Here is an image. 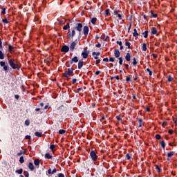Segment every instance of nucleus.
Here are the masks:
<instances>
[{
    "label": "nucleus",
    "mask_w": 177,
    "mask_h": 177,
    "mask_svg": "<svg viewBox=\"0 0 177 177\" xmlns=\"http://www.w3.org/2000/svg\"><path fill=\"white\" fill-rule=\"evenodd\" d=\"M92 56H94V59L97 60V59H99V56H100V52H93Z\"/></svg>",
    "instance_id": "18"
},
{
    "label": "nucleus",
    "mask_w": 177,
    "mask_h": 177,
    "mask_svg": "<svg viewBox=\"0 0 177 177\" xmlns=\"http://www.w3.org/2000/svg\"><path fill=\"white\" fill-rule=\"evenodd\" d=\"M75 46H77V40L72 41L70 44L69 49L71 52H74L75 50Z\"/></svg>",
    "instance_id": "7"
},
{
    "label": "nucleus",
    "mask_w": 177,
    "mask_h": 177,
    "mask_svg": "<svg viewBox=\"0 0 177 177\" xmlns=\"http://www.w3.org/2000/svg\"><path fill=\"white\" fill-rule=\"evenodd\" d=\"M142 35L144 38H147L149 37V30H145L144 32H142Z\"/></svg>",
    "instance_id": "32"
},
{
    "label": "nucleus",
    "mask_w": 177,
    "mask_h": 177,
    "mask_svg": "<svg viewBox=\"0 0 177 177\" xmlns=\"http://www.w3.org/2000/svg\"><path fill=\"white\" fill-rule=\"evenodd\" d=\"M35 136H37V138H42V132H39V131H36L35 133Z\"/></svg>",
    "instance_id": "31"
},
{
    "label": "nucleus",
    "mask_w": 177,
    "mask_h": 177,
    "mask_svg": "<svg viewBox=\"0 0 177 177\" xmlns=\"http://www.w3.org/2000/svg\"><path fill=\"white\" fill-rule=\"evenodd\" d=\"M100 64V59H97L95 61V64L96 66H98Z\"/></svg>",
    "instance_id": "56"
},
{
    "label": "nucleus",
    "mask_w": 177,
    "mask_h": 177,
    "mask_svg": "<svg viewBox=\"0 0 177 177\" xmlns=\"http://www.w3.org/2000/svg\"><path fill=\"white\" fill-rule=\"evenodd\" d=\"M20 164H23V162H24V156H21L19 158V160Z\"/></svg>",
    "instance_id": "46"
},
{
    "label": "nucleus",
    "mask_w": 177,
    "mask_h": 177,
    "mask_svg": "<svg viewBox=\"0 0 177 177\" xmlns=\"http://www.w3.org/2000/svg\"><path fill=\"white\" fill-rule=\"evenodd\" d=\"M104 15H105V16H109V15H110V9H106L105 10Z\"/></svg>",
    "instance_id": "47"
},
{
    "label": "nucleus",
    "mask_w": 177,
    "mask_h": 177,
    "mask_svg": "<svg viewBox=\"0 0 177 177\" xmlns=\"http://www.w3.org/2000/svg\"><path fill=\"white\" fill-rule=\"evenodd\" d=\"M28 168L30 171H34V169H35V167H34V164H32V162H31L28 163Z\"/></svg>",
    "instance_id": "22"
},
{
    "label": "nucleus",
    "mask_w": 177,
    "mask_h": 177,
    "mask_svg": "<svg viewBox=\"0 0 177 177\" xmlns=\"http://www.w3.org/2000/svg\"><path fill=\"white\" fill-rule=\"evenodd\" d=\"M155 138H156V139H157V140H160V139H161V135H160V134H156V135L155 136Z\"/></svg>",
    "instance_id": "48"
},
{
    "label": "nucleus",
    "mask_w": 177,
    "mask_h": 177,
    "mask_svg": "<svg viewBox=\"0 0 177 177\" xmlns=\"http://www.w3.org/2000/svg\"><path fill=\"white\" fill-rule=\"evenodd\" d=\"M15 51V46H13L9 44V45H8V52H9L10 53H14Z\"/></svg>",
    "instance_id": "19"
},
{
    "label": "nucleus",
    "mask_w": 177,
    "mask_h": 177,
    "mask_svg": "<svg viewBox=\"0 0 177 177\" xmlns=\"http://www.w3.org/2000/svg\"><path fill=\"white\" fill-rule=\"evenodd\" d=\"M118 59H119V64L120 66H122V62H123L122 57H120L118 58Z\"/></svg>",
    "instance_id": "51"
},
{
    "label": "nucleus",
    "mask_w": 177,
    "mask_h": 177,
    "mask_svg": "<svg viewBox=\"0 0 177 177\" xmlns=\"http://www.w3.org/2000/svg\"><path fill=\"white\" fill-rule=\"evenodd\" d=\"M158 17V15L154 13V11L153 10H151V15H150V17L151 19H156V17Z\"/></svg>",
    "instance_id": "23"
},
{
    "label": "nucleus",
    "mask_w": 177,
    "mask_h": 177,
    "mask_svg": "<svg viewBox=\"0 0 177 177\" xmlns=\"http://www.w3.org/2000/svg\"><path fill=\"white\" fill-rule=\"evenodd\" d=\"M58 24L59 26H63L64 24H66V19H57Z\"/></svg>",
    "instance_id": "20"
},
{
    "label": "nucleus",
    "mask_w": 177,
    "mask_h": 177,
    "mask_svg": "<svg viewBox=\"0 0 177 177\" xmlns=\"http://www.w3.org/2000/svg\"><path fill=\"white\" fill-rule=\"evenodd\" d=\"M113 13L115 16L118 17V20H122V15H121L122 13L121 10H118L117 8H115L113 10Z\"/></svg>",
    "instance_id": "6"
},
{
    "label": "nucleus",
    "mask_w": 177,
    "mask_h": 177,
    "mask_svg": "<svg viewBox=\"0 0 177 177\" xmlns=\"http://www.w3.org/2000/svg\"><path fill=\"white\" fill-rule=\"evenodd\" d=\"M48 175H53L52 169L49 168V169H48Z\"/></svg>",
    "instance_id": "58"
},
{
    "label": "nucleus",
    "mask_w": 177,
    "mask_h": 177,
    "mask_svg": "<svg viewBox=\"0 0 177 177\" xmlns=\"http://www.w3.org/2000/svg\"><path fill=\"white\" fill-rule=\"evenodd\" d=\"M109 62H111L112 63H114V62H115V57H110L109 58Z\"/></svg>",
    "instance_id": "52"
},
{
    "label": "nucleus",
    "mask_w": 177,
    "mask_h": 177,
    "mask_svg": "<svg viewBox=\"0 0 177 177\" xmlns=\"http://www.w3.org/2000/svg\"><path fill=\"white\" fill-rule=\"evenodd\" d=\"M3 59H5V54L0 50V60H3Z\"/></svg>",
    "instance_id": "33"
},
{
    "label": "nucleus",
    "mask_w": 177,
    "mask_h": 177,
    "mask_svg": "<svg viewBox=\"0 0 177 177\" xmlns=\"http://www.w3.org/2000/svg\"><path fill=\"white\" fill-rule=\"evenodd\" d=\"M126 81H127V82H129L132 81V76H131V75H129V76H127V77H126Z\"/></svg>",
    "instance_id": "38"
},
{
    "label": "nucleus",
    "mask_w": 177,
    "mask_h": 177,
    "mask_svg": "<svg viewBox=\"0 0 177 177\" xmlns=\"http://www.w3.org/2000/svg\"><path fill=\"white\" fill-rule=\"evenodd\" d=\"M168 133H169V135H174V130H172V129H169V130H168Z\"/></svg>",
    "instance_id": "57"
},
{
    "label": "nucleus",
    "mask_w": 177,
    "mask_h": 177,
    "mask_svg": "<svg viewBox=\"0 0 177 177\" xmlns=\"http://www.w3.org/2000/svg\"><path fill=\"white\" fill-rule=\"evenodd\" d=\"M0 66H1V67H3L4 71H8V70L9 68V66L8 64H6V62H5L3 61H1Z\"/></svg>",
    "instance_id": "8"
},
{
    "label": "nucleus",
    "mask_w": 177,
    "mask_h": 177,
    "mask_svg": "<svg viewBox=\"0 0 177 177\" xmlns=\"http://www.w3.org/2000/svg\"><path fill=\"white\" fill-rule=\"evenodd\" d=\"M160 146L163 150H165V141L162 140L160 141Z\"/></svg>",
    "instance_id": "36"
},
{
    "label": "nucleus",
    "mask_w": 177,
    "mask_h": 177,
    "mask_svg": "<svg viewBox=\"0 0 177 177\" xmlns=\"http://www.w3.org/2000/svg\"><path fill=\"white\" fill-rule=\"evenodd\" d=\"M155 167H156V169L157 172H158V174H160L161 172V167H160V166L157 165H156Z\"/></svg>",
    "instance_id": "37"
},
{
    "label": "nucleus",
    "mask_w": 177,
    "mask_h": 177,
    "mask_svg": "<svg viewBox=\"0 0 177 177\" xmlns=\"http://www.w3.org/2000/svg\"><path fill=\"white\" fill-rule=\"evenodd\" d=\"M34 164H35L36 168H39V164H41V160H39V158L35 159Z\"/></svg>",
    "instance_id": "16"
},
{
    "label": "nucleus",
    "mask_w": 177,
    "mask_h": 177,
    "mask_svg": "<svg viewBox=\"0 0 177 177\" xmlns=\"http://www.w3.org/2000/svg\"><path fill=\"white\" fill-rule=\"evenodd\" d=\"M121 55V53H120V50L115 49L114 50V56L116 57V59L120 58V56Z\"/></svg>",
    "instance_id": "17"
},
{
    "label": "nucleus",
    "mask_w": 177,
    "mask_h": 177,
    "mask_svg": "<svg viewBox=\"0 0 177 177\" xmlns=\"http://www.w3.org/2000/svg\"><path fill=\"white\" fill-rule=\"evenodd\" d=\"M82 56L83 59H88V56H89V51L84 49L82 52Z\"/></svg>",
    "instance_id": "9"
},
{
    "label": "nucleus",
    "mask_w": 177,
    "mask_h": 177,
    "mask_svg": "<svg viewBox=\"0 0 177 177\" xmlns=\"http://www.w3.org/2000/svg\"><path fill=\"white\" fill-rule=\"evenodd\" d=\"M77 62H78L77 68L78 70H81V68H82V67L84 66V59H80Z\"/></svg>",
    "instance_id": "15"
},
{
    "label": "nucleus",
    "mask_w": 177,
    "mask_h": 177,
    "mask_svg": "<svg viewBox=\"0 0 177 177\" xmlns=\"http://www.w3.org/2000/svg\"><path fill=\"white\" fill-rule=\"evenodd\" d=\"M173 121L174 124H177V119L173 117Z\"/></svg>",
    "instance_id": "64"
},
{
    "label": "nucleus",
    "mask_w": 177,
    "mask_h": 177,
    "mask_svg": "<svg viewBox=\"0 0 177 177\" xmlns=\"http://www.w3.org/2000/svg\"><path fill=\"white\" fill-rule=\"evenodd\" d=\"M70 50V47L68 46L64 45L62 46L61 48V52H64V53H67Z\"/></svg>",
    "instance_id": "11"
},
{
    "label": "nucleus",
    "mask_w": 177,
    "mask_h": 177,
    "mask_svg": "<svg viewBox=\"0 0 177 177\" xmlns=\"http://www.w3.org/2000/svg\"><path fill=\"white\" fill-rule=\"evenodd\" d=\"M116 120H118V121H122V119L121 118V115H117L115 117Z\"/></svg>",
    "instance_id": "53"
},
{
    "label": "nucleus",
    "mask_w": 177,
    "mask_h": 177,
    "mask_svg": "<svg viewBox=\"0 0 177 177\" xmlns=\"http://www.w3.org/2000/svg\"><path fill=\"white\" fill-rule=\"evenodd\" d=\"M133 37L135 38H136V37H139V33H138V30H136V28L133 29Z\"/></svg>",
    "instance_id": "27"
},
{
    "label": "nucleus",
    "mask_w": 177,
    "mask_h": 177,
    "mask_svg": "<svg viewBox=\"0 0 177 177\" xmlns=\"http://www.w3.org/2000/svg\"><path fill=\"white\" fill-rule=\"evenodd\" d=\"M25 125H26V127H28V125H30V120H26L25 121Z\"/></svg>",
    "instance_id": "55"
},
{
    "label": "nucleus",
    "mask_w": 177,
    "mask_h": 177,
    "mask_svg": "<svg viewBox=\"0 0 177 177\" xmlns=\"http://www.w3.org/2000/svg\"><path fill=\"white\" fill-rule=\"evenodd\" d=\"M80 61L78 60V57L75 56L73 58L71 59L70 61H67L66 62V67H70L73 63H78Z\"/></svg>",
    "instance_id": "4"
},
{
    "label": "nucleus",
    "mask_w": 177,
    "mask_h": 177,
    "mask_svg": "<svg viewBox=\"0 0 177 177\" xmlns=\"http://www.w3.org/2000/svg\"><path fill=\"white\" fill-rule=\"evenodd\" d=\"M50 109V107H49L48 105H46V106H44V110H46V111H48V110H49Z\"/></svg>",
    "instance_id": "59"
},
{
    "label": "nucleus",
    "mask_w": 177,
    "mask_h": 177,
    "mask_svg": "<svg viewBox=\"0 0 177 177\" xmlns=\"http://www.w3.org/2000/svg\"><path fill=\"white\" fill-rule=\"evenodd\" d=\"M173 80H174V77H172V76H171V75H169L167 82H171V81H173Z\"/></svg>",
    "instance_id": "44"
},
{
    "label": "nucleus",
    "mask_w": 177,
    "mask_h": 177,
    "mask_svg": "<svg viewBox=\"0 0 177 177\" xmlns=\"http://www.w3.org/2000/svg\"><path fill=\"white\" fill-rule=\"evenodd\" d=\"M91 24H93V26H96V22L97 21V18L96 17H93L91 20Z\"/></svg>",
    "instance_id": "26"
},
{
    "label": "nucleus",
    "mask_w": 177,
    "mask_h": 177,
    "mask_svg": "<svg viewBox=\"0 0 177 177\" xmlns=\"http://www.w3.org/2000/svg\"><path fill=\"white\" fill-rule=\"evenodd\" d=\"M24 175H25V177H28V176H30V174L28 173V171H24Z\"/></svg>",
    "instance_id": "54"
},
{
    "label": "nucleus",
    "mask_w": 177,
    "mask_h": 177,
    "mask_svg": "<svg viewBox=\"0 0 177 177\" xmlns=\"http://www.w3.org/2000/svg\"><path fill=\"white\" fill-rule=\"evenodd\" d=\"M138 73L135 74V77L133 78V81H138Z\"/></svg>",
    "instance_id": "61"
},
{
    "label": "nucleus",
    "mask_w": 177,
    "mask_h": 177,
    "mask_svg": "<svg viewBox=\"0 0 177 177\" xmlns=\"http://www.w3.org/2000/svg\"><path fill=\"white\" fill-rule=\"evenodd\" d=\"M8 64L12 68V70H20V66L18 64L15 63V59H10L8 61Z\"/></svg>",
    "instance_id": "2"
},
{
    "label": "nucleus",
    "mask_w": 177,
    "mask_h": 177,
    "mask_svg": "<svg viewBox=\"0 0 177 177\" xmlns=\"http://www.w3.org/2000/svg\"><path fill=\"white\" fill-rule=\"evenodd\" d=\"M73 74H74V69L73 68H68L67 71H65L64 73H63V75L64 77H65V78H68L71 77Z\"/></svg>",
    "instance_id": "3"
},
{
    "label": "nucleus",
    "mask_w": 177,
    "mask_h": 177,
    "mask_svg": "<svg viewBox=\"0 0 177 177\" xmlns=\"http://www.w3.org/2000/svg\"><path fill=\"white\" fill-rule=\"evenodd\" d=\"M142 50L144 52H146V50H147V44L146 43H143L142 46Z\"/></svg>",
    "instance_id": "30"
},
{
    "label": "nucleus",
    "mask_w": 177,
    "mask_h": 177,
    "mask_svg": "<svg viewBox=\"0 0 177 177\" xmlns=\"http://www.w3.org/2000/svg\"><path fill=\"white\" fill-rule=\"evenodd\" d=\"M151 56H153V59H157V57H158L157 54H155V53H152Z\"/></svg>",
    "instance_id": "60"
},
{
    "label": "nucleus",
    "mask_w": 177,
    "mask_h": 177,
    "mask_svg": "<svg viewBox=\"0 0 177 177\" xmlns=\"http://www.w3.org/2000/svg\"><path fill=\"white\" fill-rule=\"evenodd\" d=\"M53 158V156H52V155H50V153H46V154H45V158L46 159V160H50V159H52Z\"/></svg>",
    "instance_id": "24"
},
{
    "label": "nucleus",
    "mask_w": 177,
    "mask_h": 177,
    "mask_svg": "<svg viewBox=\"0 0 177 177\" xmlns=\"http://www.w3.org/2000/svg\"><path fill=\"white\" fill-rule=\"evenodd\" d=\"M83 34L84 37H88V34H89V27L88 26L83 27Z\"/></svg>",
    "instance_id": "10"
},
{
    "label": "nucleus",
    "mask_w": 177,
    "mask_h": 177,
    "mask_svg": "<svg viewBox=\"0 0 177 177\" xmlns=\"http://www.w3.org/2000/svg\"><path fill=\"white\" fill-rule=\"evenodd\" d=\"M21 154H26V150L24 151H20L19 153H17V156L19 157V156H21Z\"/></svg>",
    "instance_id": "42"
},
{
    "label": "nucleus",
    "mask_w": 177,
    "mask_h": 177,
    "mask_svg": "<svg viewBox=\"0 0 177 177\" xmlns=\"http://www.w3.org/2000/svg\"><path fill=\"white\" fill-rule=\"evenodd\" d=\"M145 71H147L149 73V75H150L151 77V75H153V71H151V70H150V68H147L145 70Z\"/></svg>",
    "instance_id": "45"
},
{
    "label": "nucleus",
    "mask_w": 177,
    "mask_h": 177,
    "mask_svg": "<svg viewBox=\"0 0 177 177\" xmlns=\"http://www.w3.org/2000/svg\"><path fill=\"white\" fill-rule=\"evenodd\" d=\"M70 28V23H66V24L65 26H63V30L64 31L68 30Z\"/></svg>",
    "instance_id": "29"
},
{
    "label": "nucleus",
    "mask_w": 177,
    "mask_h": 177,
    "mask_svg": "<svg viewBox=\"0 0 177 177\" xmlns=\"http://www.w3.org/2000/svg\"><path fill=\"white\" fill-rule=\"evenodd\" d=\"M124 57L127 62H131V57H132V56L131 53H127Z\"/></svg>",
    "instance_id": "21"
},
{
    "label": "nucleus",
    "mask_w": 177,
    "mask_h": 177,
    "mask_svg": "<svg viewBox=\"0 0 177 177\" xmlns=\"http://www.w3.org/2000/svg\"><path fill=\"white\" fill-rule=\"evenodd\" d=\"M169 146H176L175 142H169Z\"/></svg>",
    "instance_id": "62"
},
{
    "label": "nucleus",
    "mask_w": 177,
    "mask_h": 177,
    "mask_svg": "<svg viewBox=\"0 0 177 177\" xmlns=\"http://www.w3.org/2000/svg\"><path fill=\"white\" fill-rule=\"evenodd\" d=\"M132 64L134 65V66H136V64H138V62L136 61V58L133 59Z\"/></svg>",
    "instance_id": "50"
},
{
    "label": "nucleus",
    "mask_w": 177,
    "mask_h": 177,
    "mask_svg": "<svg viewBox=\"0 0 177 177\" xmlns=\"http://www.w3.org/2000/svg\"><path fill=\"white\" fill-rule=\"evenodd\" d=\"M2 21L4 24H9L10 21L8 20L7 18H4L2 19Z\"/></svg>",
    "instance_id": "41"
},
{
    "label": "nucleus",
    "mask_w": 177,
    "mask_h": 177,
    "mask_svg": "<svg viewBox=\"0 0 177 177\" xmlns=\"http://www.w3.org/2000/svg\"><path fill=\"white\" fill-rule=\"evenodd\" d=\"M56 149V145H50V149L51 150V151L53 153H55L56 151V149Z\"/></svg>",
    "instance_id": "28"
},
{
    "label": "nucleus",
    "mask_w": 177,
    "mask_h": 177,
    "mask_svg": "<svg viewBox=\"0 0 177 177\" xmlns=\"http://www.w3.org/2000/svg\"><path fill=\"white\" fill-rule=\"evenodd\" d=\"M136 120H138L139 122V128H142V127H145V122H143V119L140 118H137Z\"/></svg>",
    "instance_id": "14"
},
{
    "label": "nucleus",
    "mask_w": 177,
    "mask_h": 177,
    "mask_svg": "<svg viewBox=\"0 0 177 177\" xmlns=\"http://www.w3.org/2000/svg\"><path fill=\"white\" fill-rule=\"evenodd\" d=\"M84 25L82 23H77L75 27H73L71 29H68L67 37L68 38H74L75 37V30L78 31L79 34H81L82 32V28Z\"/></svg>",
    "instance_id": "1"
},
{
    "label": "nucleus",
    "mask_w": 177,
    "mask_h": 177,
    "mask_svg": "<svg viewBox=\"0 0 177 177\" xmlns=\"http://www.w3.org/2000/svg\"><path fill=\"white\" fill-rule=\"evenodd\" d=\"M158 31L157 30V28L156 27H153L151 29V35H158Z\"/></svg>",
    "instance_id": "12"
},
{
    "label": "nucleus",
    "mask_w": 177,
    "mask_h": 177,
    "mask_svg": "<svg viewBox=\"0 0 177 177\" xmlns=\"http://www.w3.org/2000/svg\"><path fill=\"white\" fill-rule=\"evenodd\" d=\"M90 157L92 161H96L97 160V154L94 150L91 151L90 152Z\"/></svg>",
    "instance_id": "5"
},
{
    "label": "nucleus",
    "mask_w": 177,
    "mask_h": 177,
    "mask_svg": "<svg viewBox=\"0 0 177 177\" xmlns=\"http://www.w3.org/2000/svg\"><path fill=\"white\" fill-rule=\"evenodd\" d=\"M1 15H6V7H3V8H1Z\"/></svg>",
    "instance_id": "34"
},
{
    "label": "nucleus",
    "mask_w": 177,
    "mask_h": 177,
    "mask_svg": "<svg viewBox=\"0 0 177 177\" xmlns=\"http://www.w3.org/2000/svg\"><path fill=\"white\" fill-rule=\"evenodd\" d=\"M34 21L36 23V24H39L41 21H39V17L38 15L35 17Z\"/></svg>",
    "instance_id": "25"
},
{
    "label": "nucleus",
    "mask_w": 177,
    "mask_h": 177,
    "mask_svg": "<svg viewBox=\"0 0 177 177\" xmlns=\"http://www.w3.org/2000/svg\"><path fill=\"white\" fill-rule=\"evenodd\" d=\"M124 45L127 46L128 49H132V46H131V42L126 41Z\"/></svg>",
    "instance_id": "35"
},
{
    "label": "nucleus",
    "mask_w": 177,
    "mask_h": 177,
    "mask_svg": "<svg viewBox=\"0 0 177 177\" xmlns=\"http://www.w3.org/2000/svg\"><path fill=\"white\" fill-rule=\"evenodd\" d=\"M58 177H64V174H63L62 173H59L58 174Z\"/></svg>",
    "instance_id": "63"
},
{
    "label": "nucleus",
    "mask_w": 177,
    "mask_h": 177,
    "mask_svg": "<svg viewBox=\"0 0 177 177\" xmlns=\"http://www.w3.org/2000/svg\"><path fill=\"white\" fill-rule=\"evenodd\" d=\"M131 158H132V153L126 154V160H131Z\"/></svg>",
    "instance_id": "39"
},
{
    "label": "nucleus",
    "mask_w": 177,
    "mask_h": 177,
    "mask_svg": "<svg viewBox=\"0 0 177 177\" xmlns=\"http://www.w3.org/2000/svg\"><path fill=\"white\" fill-rule=\"evenodd\" d=\"M168 125V122H163L162 124V128H165Z\"/></svg>",
    "instance_id": "49"
},
{
    "label": "nucleus",
    "mask_w": 177,
    "mask_h": 177,
    "mask_svg": "<svg viewBox=\"0 0 177 177\" xmlns=\"http://www.w3.org/2000/svg\"><path fill=\"white\" fill-rule=\"evenodd\" d=\"M175 154V151H169L167 153V161H169L172 157H174V155Z\"/></svg>",
    "instance_id": "13"
},
{
    "label": "nucleus",
    "mask_w": 177,
    "mask_h": 177,
    "mask_svg": "<svg viewBox=\"0 0 177 177\" xmlns=\"http://www.w3.org/2000/svg\"><path fill=\"white\" fill-rule=\"evenodd\" d=\"M16 174H18L19 175H21L23 174V169H19L15 171Z\"/></svg>",
    "instance_id": "40"
},
{
    "label": "nucleus",
    "mask_w": 177,
    "mask_h": 177,
    "mask_svg": "<svg viewBox=\"0 0 177 177\" xmlns=\"http://www.w3.org/2000/svg\"><path fill=\"white\" fill-rule=\"evenodd\" d=\"M58 133H59V135H64V133H66V130L60 129L59 130Z\"/></svg>",
    "instance_id": "43"
}]
</instances>
